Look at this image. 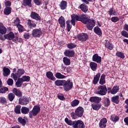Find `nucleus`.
I'll use <instances>...</instances> for the list:
<instances>
[{"mask_svg":"<svg viewBox=\"0 0 128 128\" xmlns=\"http://www.w3.org/2000/svg\"><path fill=\"white\" fill-rule=\"evenodd\" d=\"M71 18L70 22L72 26H76V20L82 22L84 24H87L86 26L89 30H92L94 28V26H96L94 20L90 19V16L86 14H81L80 15L72 14L71 15Z\"/></svg>","mask_w":128,"mask_h":128,"instance_id":"1","label":"nucleus"},{"mask_svg":"<svg viewBox=\"0 0 128 128\" xmlns=\"http://www.w3.org/2000/svg\"><path fill=\"white\" fill-rule=\"evenodd\" d=\"M4 38L6 40H12L13 42H15V44H18V42H22V38H18V36H16L14 35V33L12 32H10L4 35Z\"/></svg>","mask_w":128,"mask_h":128,"instance_id":"2","label":"nucleus"},{"mask_svg":"<svg viewBox=\"0 0 128 128\" xmlns=\"http://www.w3.org/2000/svg\"><path fill=\"white\" fill-rule=\"evenodd\" d=\"M24 74V69L20 68L18 69L16 73H12L11 74V76L14 78V80H18V78H20Z\"/></svg>","mask_w":128,"mask_h":128,"instance_id":"3","label":"nucleus"},{"mask_svg":"<svg viewBox=\"0 0 128 128\" xmlns=\"http://www.w3.org/2000/svg\"><path fill=\"white\" fill-rule=\"evenodd\" d=\"M108 92L106 86H99L98 88V91L96 94H100V96H106Z\"/></svg>","mask_w":128,"mask_h":128,"instance_id":"4","label":"nucleus"},{"mask_svg":"<svg viewBox=\"0 0 128 128\" xmlns=\"http://www.w3.org/2000/svg\"><path fill=\"white\" fill-rule=\"evenodd\" d=\"M72 86L73 84L72 82L70 81V80H68L66 81L64 80L63 86L64 88V90L66 92H68V90H70L72 88Z\"/></svg>","mask_w":128,"mask_h":128,"instance_id":"5","label":"nucleus"},{"mask_svg":"<svg viewBox=\"0 0 128 128\" xmlns=\"http://www.w3.org/2000/svg\"><path fill=\"white\" fill-rule=\"evenodd\" d=\"M40 106H35L33 108L32 110L30 112V116H36V114L40 112Z\"/></svg>","mask_w":128,"mask_h":128,"instance_id":"6","label":"nucleus"},{"mask_svg":"<svg viewBox=\"0 0 128 128\" xmlns=\"http://www.w3.org/2000/svg\"><path fill=\"white\" fill-rule=\"evenodd\" d=\"M74 128H84L86 126L84 122L80 120L74 121Z\"/></svg>","mask_w":128,"mask_h":128,"instance_id":"7","label":"nucleus"},{"mask_svg":"<svg viewBox=\"0 0 128 128\" xmlns=\"http://www.w3.org/2000/svg\"><path fill=\"white\" fill-rule=\"evenodd\" d=\"M75 116L78 118H82L84 116V108L82 106H79L75 110Z\"/></svg>","mask_w":128,"mask_h":128,"instance_id":"8","label":"nucleus"},{"mask_svg":"<svg viewBox=\"0 0 128 128\" xmlns=\"http://www.w3.org/2000/svg\"><path fill=\"white\" fill-rule=\"evenodd\" d=\"M42 30L40 28L38 29H34L32 30V34L34 38H40L42 36Z\"/></svg>","mask_w":128,"mask_h":128,"instance_id":"9","label":"nucleus"},{"mask_svg":"<svg viewBox=\"0 0 128 128\" xmlns=\"http://www.w3.org/2000/svg\"><path fill=\"white\" fill-rule=\"evenodd\" d=\"M78 38L80 42H86L88 39V36L86 34L82 33L78 34Z\"/></svg>","mask_w":128,"mask_h":128,"instance_id":"10","label":"nucleus"},{"mask_svg":"<svg viewBox=\"0 0 128 128\" xmlns=\"http://www.w3.org/2000/svg\"><path fill=\"white\" fill-rule=\"evenodd\" d=\"M58 22L60 24V28H66V20H64V16H61L58 18Z\"/></svg>","mask_w":128,"mask_h":128,"instance_id":"11","label":"nucleus"},{"mask_svg":"<svg viewBox=\"0 0 128 128\" xmlns=\"http://www.w3.org/2000/svg\"><path fill=\"white\" fill-rule=\"evenodd\" d=\"M92 60H93V62H96L98 64H100V62H102V57H100V56H98V54H94L92 56Z\"/></svg>","mask_w":128,"mask_h":128,"instance_id":"12","label":"nucleus"},{"mask_svg":"<svg viewBox=\"0 0 128 128\" xmlns=\"http://www.w3.org/2000/svg\"><path fill=\"white\" fill-rule=\"evenodd\" d=\"M64 54L66 56H68V58H72L74 56V50H68L64 52Z\"/></svg>","mask_w":128,"mask_h":128,"instance_id":"13","label":"nucleus"},{"mask_svg":"<svg viewBox=\"0 0 128 128\" xmlns=\"http://www.w3.org/2000/svg\"><path fill=\"white\" fill-rule=\"evenodd\" d=\"M106 122H108V120L106 118H102L99 123L100 128H105L106 126Z\"/></svg>","mask_w":128,"mask_h":128,"instance_id":"14","label":"nucleus"},{"mask_svg":"<svg viewBox=\"0 0 128 128\" xmlns=\"http://www.w3.org/2000/svg\"><path fill=\"white\" fill-rule=\"evenodd\" d=\"M104 44L108 50H112L114 48V45H112V44L110 43L108 40H105L104 42Z\"/></svg>","mask_w":128,"mask_h":128,"instance_id":"15","label":"nucleus"},{"mask_svg":"<svg viewBox=\"0 0 128 128\" xmlns=\"http://www.w3.org/2000/svg\"><path fill=\"white\" fill-rule=\"evenodd\" d=\"M90 102H91L98 104V102H100V100H102V98L98 96H92L90 97Z\"/></svg>","mask_w":128,"mask_h":128,"instance_id":"16","label":"nucleus"},{"mask_svg":"<svg viewBox=\"0 0 128 128\" xmlns=\"http://www.w3.org/2000/svg\"><path fill=\"white\" fill-rule=\"evenodd\" d=\"M29 102L28 98H20L19 99V104H22V106H26V104H28Z\"/></svg>","mask_w":128,"mask_h":128,"instance_id":"17","label":"nucleus"},{"mask_svg":"<svg viewBox=\"0 0 128 128\" xmlns=\"http://www.w3.org/2000/svg\"><path fill=\"white\" fill-rule=\"evenodd\" d=\"M30 16L33 20H40V16L36 12H32L30 14Z\"/></svg>","mask_w":128,"mask_h":128,"instance_id":"18","label":"nucleus"},{"mask_svg":"<svg viewBox=\"0 0 128 128\" xmlns=\"http://www.w3.org/2000/svg\"><path fill=\"white\" fill-rule=\"evenodd\" d=\"M59 6L60 10H64L66 8V7L68 6V2H66V1L62 0L59 4Z\"/></svg>","mask_w":128,"mask_h":128,"instance_id":"19","label":"nucleus"},{"mask_svg":"<svg viewBox=\"0 0 128 128\" xmlns=\"http://www.w3.org/2000/svg\"><path fill=\"white\" fill-rule=\"evenodd\" d=\"M12 92L14 94L16 95V96H18V98H20L22 96V92L20 90H18L16 88H14Z\"/></svg>","mask_w":128,"mask_h":128,"instance_id":"20","label":"nucleus"},{"mask_svg":"<svg viewBox=\"0 0 128 128\" xmlns=\"http://www.w3.org/2000/svg\"><path fill=\"white\" fill-rule=\"evenodd\" d=\"M46 76L49 78V80H56V78L54 76V74L52 72H48L46 73Z\"/></svg>","mask_w":128,"mask_h":128,"instance_id":"21","label":"nucleus"},{"mask_svg":"<svg viewBox=\"0 0 128 128\" xmlns=\"http://www.w3.org/2000/svg\"><path fill=\"white\" fill-rule=\"evenodd\" d=\"M100 74L98 72L94 78L92 82L94 84H96L100 80Z\"/></svg>","mask_w":128,"mask_h":128,"instance_id":"22","label":"nucleus"},{"mask_svg":"<svg viewBox=\"0 0 128 128\" xmlns=\"http://www.w3.org/2000/svg\"><path fill=\"white\" fill-rule=\"evenodd\" d=\"M6 28L2 24L0 23V34H6Z\"/></svg>","mask_w":128,"mask_h":128,"instance_id":"23","label":"nucleus"},{"mask_svg":"<svg viewBox=\"0 0 128 128\" xmlns=\"http://www.w3.org/2000/svg\"><path fill=\"white\" fill-rule=\"evenodd\" d=\"M79 8H80L81 10L84 12H86L88 10V7L85 4H81L79 6Z\"/></svg>","mask_w":128,"mask_h":128,"instance_id":"24","label":"nucleus"},{"mask_svg":"<svg viewBox=\"0 0 128 128\" xmlns=\"http://www.w3.org/2000/svg\"><path fill=\"white\" fill-rule=\"evenodd\" d=\"M90 66L91 68V69L93 72H96V68H98V64L94 62H90Z\"/></svg>","mask_w":128,"mask_h":128,"instance_id":"25","label":"nucleus"},{"mask_svg":"<svg viewBox=\"0 0 128 128\" xmlns=\"http://www.w3.org/2000/svg\"><path fill=\"white\" fill-rule=\"evenodd\" d=\"M10 70L9 68L6 67H4L3 68L4 76H10Z\"/></svg>","mask_w":128,"mask_h":128,"instance_id":"26","label":"nucleus"},{"mask_svg":"<svg viewBox=\"0 0 128 128\" xmlns=\"http://www.w3.org/2000/svg\"><path fill=\"white\" fill-rule=\"evenodd\" d=\"M118 90H120V87L118 86H114L112 88V90H110V92L112 94H116V92H118Z\"/></svg>","mask_w":128,"mask_h":128,"instance_id":"27","label":"nucleus"},{"mask_svg":"<svg viewBox=\"0 0 128 128\" xmlns=\"http://www.w3.org/2000/svg\"><path fill=\"white\" fill-rule=\"evenodd\" d=\"M21 112L23 114H28L30 112V109L26 106H22L21 108Z\"/></svg>","mask_w":128,"mask_h":128,"instance_id":"28","label":"nucleus"},{"mask_svg":"<svg viewBox=\"0 0 128 128\" xmlns=\"http://www.w3.org/2000/svg\"><path fill=\"white\" fill-rule=\"evenodd\" d=\"M4 14L6 16H8V14H10L12 12V8L10 7H6L4 10Z\"/></svg>","mask_w":128,"mask_h":128,"instance_id":"29","label":"nucleus"},{"mask_svg":"<svg viewBox=\"0 0 128 128\" xmlns=\"http://www.w3.org/2000/svg\"><path fill=\"white\" fill-rule=\"evenodd\" d=\"M63 62L65 66H70V59L68 57H64L63 58Z\"/></svg>","mask_w":128,"mask_h":128,"instance_id":"30","label":"nucleus"},{"mask_svg":"<svg viewBox=\"0 0 128 128\" xmlns=\"http://www.w3.org/2000/svg\"><path fill=\"white\" fill-rule=\"evenodd\" d=\"M120 96H116L112 98V102L114 104H118L120 102Z\"/></svg>","mask_w":128,"mask_h":128,"instance_id":"31","label":"nucleus"},{"mask_svg":"<svg viewBox=\"0 0 128 128\" xmlns=\"http://www.w3.org/2000/svg\"><path fill=\"white\" fill-rule=\"evenodd\" d=\"M55 76L56 78H58L59 80H62L64 78H66V76L64 75H63L62 74H60V72H56L55 74Z\"/></svg>","mask_w":128,"mask_h":128,"instance_id":"32","label":"nucleus"},{"mask_svg":"<svg viewBox=\"0 0 128 128\" xmlns=\"http://www.w3.org/2000/svg\"><path fill=\"white\" fill-rule=\"evenodd\" d=\"M99 84H106V75L104 74H103L101 76Z\"/></svg>","mask_w":128,"mask_h":128,"instance_id":"33","label":"nucleus"},{"mask_svg":"<svg viewBox=\"0 0 128 128\" xmlns=\"http://www.w3.org/2000/svg\"><path fill=\"white\" fill-rule=\"evenodd\" d=\"M110 120L113 122H118V120H120V118L118 116H116L114 114L111 116Z\"/></svg>","mask_w":128,"mask_h":128,"instance_id":"34","label":"nucleus"},{"mask_svg":"<svg viewBox=\"0 0 128 128\" xmlns=\"http://www.w3.org/2000/svg\"><path fill=\"white\" fill-rule=\"evenodd\" d=\"M23 6H32V0H23Z\"/></svg>","mask_w":128,"mask_h":128,"instance_id":"35","label":"nucleus"},{"mask_svg":"<svg viewBox=\"0 0 128 128\" xmlns=\"http://www.w3.org/2000/svg\"><path fill=\"white\" fill-rule=\"evenodd\" d=\"M27 24L28 26H30V28H36V24L35 23H32V20L28 19V23Z\"/></svg>","mask_w":128,"mask_h":128,"instance_id":"36","label":"nucleus"},{"mask_svg":"<svg viewBox=\"0 0 128 128\" xmlns=\"http://www.w3.org/2000/svg\"><path fill=\"white\" fill-rule=\"evenodd\" d=\"M78 104H80V100H74L70 102V106L72 107H74L78 106Z\"/></svg>","mask_w":128,"mask_h":128,"instance_id":"37","label":"nucleus"},{"mask_svg":"<svg viewBox=\"0 0 128 128\" xmlns=\"http://www.w3.org/2000/svg\"><path fill=\"white\" fill-rule=\"evenodd\" d=\"M94 32L95 34H98V36H102V30H100V28L95 27L94 28Z\"/></svg>","mask_w":128,"mask_h":128,"instance_id":"38","label":"nucleus"},{"mask_svg":"<svg viewBox=\"0 0 128 128\" xmlns=\"http://www.w3.org/2000/svg\"><path fill=\"white\" fill-rule=\"evenodd\" d=\"M64 80H56L55 81L54 84L56 86H64Z\"/></svg>","mask_w":128,"mask_h":128,"instance_id":"39","label":"nucleus"},{"mask_svg":"<svg viewBox=\"0 0 128 128\" xmlns=\"http://www.w3.org/2000/svg\"><path fill=\"white\" fill-rule=\"evenodd\" d=\"M20 79L22 80L23 82H30V78L29 76H24L22 78H20Z\"/></svg>","mask_w":128,"mask_h":128,"instance_id":"40","label":"nucleus"},{"mask_svg":"<svg viewBox=\"0 0 128 128\" xmlns=\"http://www.w3.org/2000/svg\"><path fill=\"white\" fill-rule=\"evenodd\" d=\"M64 122L68 124V126H72V128H74V122L72 121V120H69L68 118H66L64 119Z\"/></svg>","mask_w":128,"mask_h":128,"instance_id":"41","label":"nucleus"},{"mask_svg":"<svg viewBox=\"0 0 128 128\" xmlns=\"http://www.w3.org/2000/svg\"><path fill=\"white\" fill-rule=\"evenodd\" d=\"M22 81L20 80V78H19L18 80V81L16 82V86H17V88H20V86H22Z\"/></svg>","mask_w":128,"mask_h":128,"instance_id":"42","label":"nucleus"},{"mask_svg":"<svg viewBox=\"0 0 128 128\" xmlns=\"http://www.w3.org/2000/svg\"><path fill=\"white\" fill-rule=\"evenodd\" d=\"M14 98H15L14 94L12 93H10L8 94V98L10 102H12L14 100Z\"/></svg>","mask_w":128,"mask_h":128,"instance_id":"43","label":"nucleus"},{"mask_svg":"<svg viewBox=\"0 0 128 128\" xmlns=\"http://www.w3.org/2000/svg\"><path fill=\"white\" fill-rule=\"evenodd\" d=\"M20 108H21L20 105H18L16 106L14 108V112L16 114H20Z\"/></svg>","mask_w":128,"mask_h":128,"instance_id":"44","label":"nucleus"},{"mask_svg":"<svg viewBox=\"0 0 128 128\" xmlns=\"http://www.w3.org/2000/svg\"><path fill=\"white\" fill-rule=\"evenodd\" d=\"M103 104L104 106H110V99L106 98L104 99V100L103 101Z\"/></svg>","mask_w":128,"mask_h":128,"instance_id":"45","label":"nucleus"},{"mask_svg":"<svg viewBox=\"0 0 128 128\" xmlns=\"http://www.w3.org/2000/svg\"><path fill=\"white\" fill-rule=\"evenodd\" d=\"M116 56H118V58H124V54L122 52H117Z\"/></svg>","mask_w":128,"mask_h":128,"instance_id":"46","label":"nucleus"},{"mask_svg":"<svg viewBox=\"0 0 128 128\" xmlns=\"http://www.w3.org/2000/svg\"><path fill=\"white\" fill-rule=\"evenodd\" d=\"M108 14H110V16H116L117 14H116V12L115 10H114V8H110V10L108 11Z\"/></svg>","mask_w":128,"mask_h":128,"instance_id":"47","label":"nucleus"},{"mask_svg":"<svg viewBox=\"0 0 128 128\" xmlns=\"http://www.w3.org/2000/svg\"><path fill=\"white\" fill-rule=\"evenodd\" d=\"M8 90V87H2L1 88H0V92H1V94H6Z\"/></svg>","mask_w":128,"mask_h":128,"instance_id":"48","label":"nucleus"},{"mask_svg":"<svg viewBox=\"0 0 128 128\" xmlns=\"http://www.w3.org/2000/svg\"><path fill=\"white\" fill-rule=\"evenodd\" d=\"M18 122L22 124V126H24L26 124V120L24 118H22L21 117H20L18 118Z\"/></svg>","mask_w":128,"mask_h":128,"instance_id":"49","label":"nucleus"},{"mask_svg":"<svg viewBox=\"0 0 128 128\" xmlns=\"http://www.w3.org/2000/svg\"><path fill=\"white\" fill-rule=\"evenodd\" d=\"M70 20H67L66 22V28H67L68 32H70V30L72 28V26L70 25Z\"/></svg>","mask_w":128,"mask_h":128,"instance_id":"50","label":"nucleus"},{"mask_svg":"<svg viewBox=\"0 0 128 128\" xmlns=\"http://www.w3.org/2000/svg\"><path fill=\"white\" fill-rule=\"evenodd\" d=\"M67 46L68 48L72 50V48H74L76 46V45L74 44L73 43H70L67 45Z\"/></svg>","mask_w":128,"mask_h":128,"instance_id":"51","label":"nucleus"},{"mask_svg":"<svg viewBox=\"0 0 128 128\" xmlns=\"http://www.w3.org/2000/svg\"><path fill=\"white\" fill-rule=\"evenodd\" d=\"M92 108L93 110H98V109L100 108V106L98 104H92Z\"/></svg>","mask_w":128,"mask_h":128,"instance_id":"52","label":"nucleus"},{"mask_svg":"<svg viewBox=\"0 0 128 128\" xmlns=\"http://www.w3.org/2000/svg\"><path fill=\"white\" fill-rule=\"evenodd\" d=\"M16 27L18 28V30L20 32H24V26L20 24H19L16 26Z\"/></svg>","mask_w":128,"mask_h":128,"instance_id":"53","label":"nucleus"},{"mask_svg":"<svg viewBox=\"0 0 128 128\" xmlns=\"http://www.w3.org/2000/svg\"><path fill=\"white\" fill-rule=\"evenodd\" d=\"M111 20L113 22H116L120 20V18L117 16H114L111 18Z\"/></svg>","mask_w":128,"mask_h":128,"instance_id":"54","label":"nucleus"},{"mask_svg":"<svg viewBox=\"0 0 128 128\" xmlns=\"http://www.w3.org/2000/svg\"><path fill=\"white\" fill-rule=\"evenodd\" d=\"M7 84L8 86H12L14 84V80L12 78H9L7 80Z\"/></svg>","mask_w":128,"mask_h":128,"instance_id":"55","label":"nucleus"},{"mask_svg":"<svg viewBox=\"0 0 128 128\" xmlns=\"http://www.w3.org/2000/svg\"><path fill=\"white\" fill-rule=\"evenodd\" d=\"M14 24L15 26H17L20 24V19L18 18H16V19L14 20Z\"/></svg>","mask_w":128,"mask_h":128,"instance_id":"56","label":"nucleus"},{"mask_svg":"<svg viewBox=\"0 0 128 128\" xmlns=\"http://www.w3.org/2000/svg\"><path fill=\"white\" fill-rule=\"evenodd\" d=\"M0 102L1 104H6V99L4 97H0Z\"/></svg>","mask_w":128,"mask_h":128,"instance_id":"57","label":"nucleus"},{"mask_svg":"<svg viewBox=\"0 0 128 128\" xmlns=\"http://www.w3.org/2000/svg\"><path fill=\"white\" fill-rule=\"evenodd\" d=\"M121 34L123 36H124L125 38H128V32L124 31V30H122L121 32Z\"/></svg>","mask_w":128,"mask_h":128,"instance_id":"58","label":"nucleus"},{"mask_svg":"<svg viewBox=\"0 0 128 128\" xmlns=\"http://www.w3.org/2000/svg\"><path fill=\"white\" fill-rule=\"evenodd\" d=\"M24 38L28 39L30 38V33H24Z\"/></svg>","mask_w":128,"mask_h":128,"instance_id":"59","label":"nucleus"},{"mask_svg":"<svg viewBox=\"0 0 128 128\" xmlns=\"http://www.w3.org/2000/svg\"><path fill=\"white\" fill-rule=\"evenodd\" d=\"M5 6L6 8H10V6H12V2H10V1H7L5 2Z\"/></svg>","mask_w":128,"mask_h":128,"instance_id":"60","label":"nucleus"},{"mask_svg":"<svg viewBox=\"0 0 128 128\" xmlns=\"http://www.w3.org/2000/svg\"><path fill=\"white\" fill-rule=\"evenodd\" d=\"M58 98L61 100H66V98H64V96L62 95H58Z\"/></svg>","mask_w":128,"mask_h":128,"instance_id":"61","label":"nucleus"},{"mask_svg":"<svg viewBox=\"0 0 128 128\" xmlns=\"http://www.w3.org/2000/svg\"><path fill=\"white\" fill-rule=\"evenodd\" d=\"M34 4H36L37 6H40V4H42L39 0H34Z\"/></svg>","mask_w":128,"mask_h":128,"instance_id":"62","label":"nucleus"},{"mask_svg":"<svg viewBox=\"0 0 128 128\" xmlns=\"http://www.w3.org/2000/svg\"><path fill=\"white\" fill-rule=\"evenodd\" d=\"M66 72L70 74V72H72V68L68 67L66 68Z\"/></svg>","mask_w":128,"mask_h":128,"instance_id":"63","label":"nucleus"},{"mask_svg":"<svg viewBox=\"0 0 128 128\" xmlns=\"http://www.w3.org/2000/svg\"><path fill=\"white\" fill-rule=\"evenodd\" d=\"M124 122L126 126H128V117H126V118H124Z\"/></svg>","mask_w":128,"mask_h":128,"instance_id":"64","label":"nucleus"}]
</instances>
